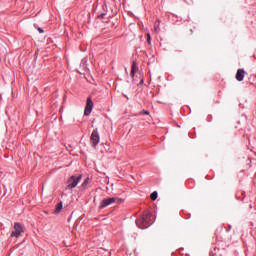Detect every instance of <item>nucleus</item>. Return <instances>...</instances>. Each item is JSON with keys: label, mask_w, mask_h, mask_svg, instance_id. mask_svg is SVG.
Instances as JSON below:
<instances>
[{"label": "nucleus", "mask_w": 256, "mask_h": 256, "mask_svg": "<svg viewBox=\"0 0 256 256\" xmlns=\"http://www.w3.org/2000/svg\"><path fill=\"white\" fill-rule=\"evenodd\" d=\"M149 214H144L136 219V225L139 229H147L151 226V222H149Z\"/></svg>", "instance_id": "nucleus-1"}, {"label": "nucleus", "mask_w": 256, "mask_h": 256, "mask_svg": "<svg viewBox=\"0 0 256 256\" xmlns=\"http://www.w3.org/2000/svg\"><path fill=\"white\" fill-rule=\"evenodd\" d=\"M99 141H101V137L99 136V130L95 128L90 136V143L92 147L96 148L99 145Z\"/></svg>", "instance_id": "nucleus-2"}, {"label": "nucleus", "mask_w": 256, "mask_h": 256, "mask_svg": "<svg viewBox=\"0 0 256 256\" xmlns=\"http://www.w3.org/2000/svg\"><path fill=\"white\" fill-rule=\"evenodd\" d=\"M81 175L79 176H71L68 179V185L66 187V189H75V187H77V185H79V182L81 181Z\"/></svg>", "instance_id": "nucleus-3"}, {"label": "nucleus", "mask_w": 256, "mask_h": 256, "mask_svg": "<svg viewBox=\"0 0 256 256\" xmlns=\"http://www.w3.org/2000/svg\"><path fill=\"white\" fill-rule=\"evenodd\" d=\"M14 229L15 231H13L11 233V237H16V239H19V237H21L22 233H25V230H23V225H21V223L16 222L14 224Z\"/></svg>", "instance_id": "nucleus-4"}, {"label": "nucleus", "mask_w": 256, "mask_h": 256, "mask_svg": "<svg viewBox=\"0 0 256 256\" xmlns=\"http://www.w3.org/2000/svg\"><path fill=\"white\" fill-rule=\"evenodd\" d=\"M91 111H93V99L91 97L87 98L86 107L84 110V115L89 117L91 115Z\"/></svg>", "instance_id": "nucleus-5"}, {"label": "nucleus", "mask_w": 256, "mask_h": 256, "mask_svg": "<svg viewBox=\"0 0 256 256\" xmlns=\"http://www.w3.org/2000/svg\"><path fill=\"white\" fill-rule=\"evenodd\" d=\"M117 202V198L112 197V198H106L104 200H102V202L100 203L99 208L100 209H105V207H109V205H112V203H116Z\"/></svg>", "instance_id": "nucleus-6"}, {"label": "nucleus", "mask_w": 256, "mask_h": 256, "mask_svg": "<svg viewBox=\"0 0 256 256\" xmlns=\"http://www.w3.org/2000/svg\"><path fill=\"white\" fill-rule=\"evenodd\" d=\"M243 79H245V69L240 68L236 72V80L241 82Z\"/></svg>", "instance_id": "nucleus-7"}, {"label": "nucleus", "mask_w": 256, "mask_h": 256, "mask_svg": "<svg viewBox=\"0 0 256 256\" xmlns=\"http://www.w3.org/2000/svg\"><path fill=\"white\" fill-rule=\"evenodd\" d=\"M137 71H139V67H137L136 62H133L131 72H130V75H131L132 78L135 77V73H137Z\"/></svg>", "instance_id": "nucleus-8"}, {"label": "nucleus", "mask_w": 256, "mask_h": 256, "mask_svg": "<svg viewBox=\"0 0 256 256\" xmlns=\"http://www.w3.org/2000/svg\"><path fill=\"white\" fill-rule=\"evenodd\" d=\"M63 209V202H60L56 205V208L54 210V213H61V210Z\"/></svg>", "instance_id": "nucleus-9"}, {"label": "nucleus", "mask_w": 256, "mask_h": 256, "mask_svg": "<svg viewBox=\"0 0 256 256\" xmlns=\"http://www.w3.org/2000/svg\"><path fill=\"white\" fill-rule=\"evenodd\" d=\"M157 197H159L157 191L152 192L150 195V199H152V201H157Z\"/></svg>", "instance_id": "nucleus-10"}, {"label": "nucleus", "mask_w": 256, "mask_h": 256, "mask_svg": "<svg viewBox=\"0 0 256 256\" xmlns=\"http://www.w3.org/2000/svg\"><path fill=\"white\" fill-rule=\"evenodd\" d=\"M90 181L91 180L89 178H86L84 180V182L82 183V189H85V187H87V185H89Z\"/></svg>", "instance_id": "nucleus-11"}, {"label": "nucleus", "mask_w": 256, "mask_h": 256, "mask_svg": "<svg viewBox=\"0 0 256 256\" xmlns=\"http://www.w3.org/2000/svg\"><path fill=\"white\" fill-rule=\"evenodd\" d=\"M159 23H160L159 20H157V21L154 23V31H155V33H157V32L159 31Z\"/></svg>", "instance_id": "nucleus-12"}, {"label": "nucleus", "mask_w": 256, "mask_h": 256, "mask_svg": "<svg viewBox=\"0 0 256 256\" xmlns=\"http://www.w3.org/2000/svg\"><path fill=\"white\" fill-rule=\"evenodd\" d=\"M147 43L151 45V34L147 33Z\"/></svg>", "instance_id": "nucleus-13"}, {"label": "nucleus", "mask_w": 256, "mask_h": 256, "mask_svg": "<svg viewBox=\"0 0 256 256\" xmlns=\"http://www.w3.org/2000/svg\"><path fill=\"white\" fill-rule=\"evenodd\" d=\"M140 115H149V111H147V110H142V111L140 112Z\"/></svg>", "instance_id": "nucleus-14"}, {"label": "nucleus", "mask_w": 256, "mask_h": 256, "mask_svg": "<svg viewBox=\"0 0 256 256\" xmlns=\"http://www.w3.org/2000/svg\"><path fill=\"white\" fill-rule=\"evenodd\" d=\"M123 199H121V198H116V202L118 203V204H121V203H123Z\"/></svg>", "instance_id": "nucleus-15"}, {"label": "nucleus", "mask_w": 256, "mask_h": 256, "mask_svg": "<svg viewBox=\"0 0 256 256\" xmlns=\"http://www.w3.org/2000/svg\"><path fill=\"white\" fill-rule=\"evenodd\" d=\"M39 33H44L43 28H38Z\"/></svg>", "instance_id": "nucleus-16"}, {"label": "nucleus", "mask_w": 256, "mask_h": 256, "mask_svg": "<svg viewBox=\"0 0 256 256\" xmlns=\"http://www.w3.org/2000/svg\"><path fill=\"white\" fill-rule=\"evenodd\" d=\"M99 17H101V19H104L105 13L101 14Z\"/></svg>", "instance_id": "nucleus-17"}, {"label": "nucleus", "mask_w": 256, "mask_h": 256, "mask_svg": "<svg viewBox=\"0 0 256 256\" xmlns=\"http://www.w3.org/2000/svg\"><path fill=\"white\" fill-rule=\"evenodd\" d=\"M102 7L103 9H107V4L104 3Z\"/></svg>", "instance_id": "nucleus-18"}, {"label": "nucleus", "mask_w": 256, "mask_h": 256, "mask_svg": "<svg viewBox=\"0 0 256 256\" xmlns=\"http://www.w3.org/2000/svg\"><path fill=\"white\" fill-rule=\"evenodd\" d=\"M140 83H143V80H141Z\"/></svg>", "instance_id": "nucleus-19"}]
</instances>
